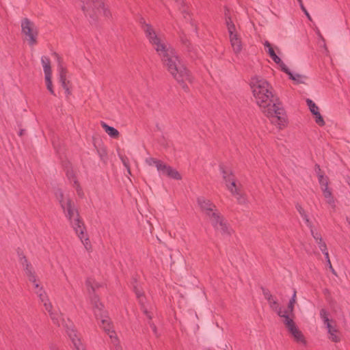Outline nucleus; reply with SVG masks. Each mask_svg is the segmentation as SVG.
Here are the masks:
<instances>
[{"label": "nucleus", "mask_w": 350, "mask_h": 350, "mask_svg": "<svg viewBox=\"0 0 350 350\" xmlns=\"http://www.w3.org/2000/svg\"><path fill=\"white\" fill-rule=\"evenodd\" d=\"M139 23L146 38L161 58L167 70L182 85L185 91H188V87L184 83L185 81L192 83L193 77L179 59L176 51L168 46L157 33L154 27L147 23L144 18H141Z\"/></svg>", "instance_id": "obj_1"}, {"label": "nucleus", "mask_w": 350, "mask_h": 350, "mask_svg": "<svg viewBox=\"0 0 350 350\" xmlns=\"http://www.w3.org/2000/svg\"><path fill=\"white\" fill-rule=\"evenodd\" d=\"M250 86L256 103L271 122L280 129L284 127L286 116L281 103L273 94L270 84L262 77L255 76L251 79Z\"/></svg>", "instance_id": "obj_2"}, {"label": "nucleus", "mask_w": 350, "mask_h": 350, "mask_svg": "<svg viewBox=\"0 0 350 350\" xmlns=\"http://www.w3.org/2000/svg\"><path fill=\"white\" fill-rule=\"evenodd\" d=\"M86 286L90 296V301L92 305L94 314L98 320H100V327L104 329L111 340L112 350H122V347L119 343L116 332L112 329L109 318L105 311L103 310V304L99 302L96 295H92V293H94L96 288L100 285L96 282L92 278H88L86 280Z\"/></svg>", "instance_id": "obj_3"}, {"label": "nucleus", "mask_w": 350, "mask_h": 350, "mask_svg": "<svg viewBox=\"0 0 350 350\" xmlns=\"http://www.w3.org/2000/svg\"><path fill=\"white\" fill-rule=\"evenodd\" d=\"M55 195L66 217L70 221L72 228L83 243L85 249L87 250H89V239L84 233L85 227L83 221L79 219V213L74 202L70 198H65L63 192L60 189L56 191Z\"/></svg>", "instance_id": "obj_4"}, {"label": "nucleus", "mask_w": 350, "mask_h": 350, "mask_svg": "<svg viewBox=\"0 0 350 350\" xmlns=\"http://www.w3.org/2000/svg\"><path fill=\"white\" fill-rule=\"evenodd\" d=\"M197 202L202 211L208 217L214 228L223 235H229L231 230L215 205L204 197L198 198Z\"/></svg>", "instance_id": "obj_5"}, {"label": "nucleus", "mask_w": 350, "mask_h": 350, "mask_svg": "<svg viewBox=\"0 0 350 350\" xmlns=\"http://www.w3.org/2000/svg\"><path fill=\"white\" fill-rule=\"evenodd\" d=\"M20 262L23 267L29 282L33 284L35 293L38 297L40 301L43 303L45 310L46 311H50L51 308H52V305L49 301L48 296L45 291L43 289L42 286H40L37 282L36 275L32 266L28 263L27 260L25 256L20 257Z\"/></svg>", "instance_id": "obj_6"}, {"label": "nucleus", "mask_w": 350, "mask_h": 350, "mask_svg": "<svg viewBox=\"0 0 350 350\" xmlns=\"http://www.w3.org/2000/svg\"><path fill=\"white\" fill-rule=\"evenodd\" d=\"M47 312L49 313L53 323L58 326L62 325L66 329V332L68 337L72 340L75 349L76 350H83V347L78 337V334L75 329V327L72 323L68 320L66 321L64 319L62 318V314L53 312L52 308H51L50 311Z\"/></svg>", "instance_id": "obj_7"}, {"label": "nucleus", "mask_w": 350, "mask_h": 350, "mask_svg": "<svg viewBox=\"0 0 350 350\" xmlns=\"http://www.w3.org/2000/svg\"><path fill=\"white\" fill-rule=\"evenodd\" d=\"M220 170L228 189L236 197L239 204H245L246 202V198L242 193L240 187L237 185L234 176L231 172L222 166L220 167Z\"/></svg>", "instance_id": "obj_8"}, {"label": "nucleus", "mask_w": 350, "mask_h": 350, "mask_svg": "<svg viewBox=\"0 0 350 350\" xmlns=\"http://www.w3.org/2000/svg\"><path fill=\"white\" fill-rule=\"evenodd\" d=\"M21 31L30 46L37 43L38 31L35 24L29 19L25 18L21 21Z\"/></svg>", "instance_id": "obj_9"}, {"label": "nucleus", "mask_w": 350, "mask_h": 350, "mask_svg": "<svg viewBox=\"0 0 350 350\" xmlns=\"http://www.w3.org/2000/svg\"><path fill=\"white\" fill-rule=\"evenodd\" d=\"M226 24L228 31L229 33L230 41L232 49L235 53H239L242 49V44L240 36L236 31V27L231 18L228 16V13H225Z\"/></svg>", "instance_id": "obj_10"}, {"label": "nucleus", "mask_w": 350, "mask_h": 350, "mask_svg": "<svg viewBox=\"0 0 350 350\" xmlns=\"http://www.w3.org/2000/svg\"><path fill=\"white\" fill-rule=\"evenodd\" d=\"M284 323L288 332L292 334L294 337L295 340L297 342L302 343L304 345L306 344V340L304 337L302 333L297 329L296 327L293 320L291 317H286V319H284Z\"/></svg>", "instance_id": "obj_11"}, {"label": "nucleus", "mask_w": 350, "mask_h": 350, "mask_svg": "<svg viewBox=\"0 0 350 350\" xmlns=\"http://www.w3.org/2000/svg\"><path fill=\"white\" fill-rule=\"evenodd\" d=\"M83 3L82 10L87 14L89 15L90 18L94 19V15L97 12L99 14H103L106 18H109L111 16L110 13V16L109 17L106 16L104 14L103 10L101 6L98 5H94V3L92 0H81Z\"/></svg>", "instance_id": "obj_12"}, {"label": "nucleus", "mask_w": 350, "mask_h": 350, "mask_svg": "<svg viewBox=\"0 0 350 350\" xmlns=\"http://www.w3.org/2000/svg\"><path fill=\"white\" fill-rule=\"evenodd\" d=\"M53 55L57 58V60L58 62L57 70H58V72H59V82L61 83L62 88L65 90L66 94L69 95L70 94V92L69 90V88H68V86L67 82H66L67 70L63 66V65L62 64V59L59 56V55L56 53H54Z\"/></svg>", "instance_id": "obj_13"}, {"label": "nucleus", "mask_w": 350, "mask_h": 350, "mask_svg": "<svg viewBox=\"0 0 350 350\" xmlns=\"http://www.w3.org/2000/svg\"><path fill=\"white\" fill-rule=\"evenodd\" d=\"M135 283L137 284V282L135 281ZM133 291L136 295V297L139 301V304L141 305L143 312L146 315V317L149 319H151L152 316L150 314V312L148 310V308L144 303L145 297L144 296V292L141 289H139L137 284H133Z\"/></svg>", "instance_id": "obj_14"}, {"label": "nucleus", "mask_w": 350, "mask_h": 350, "mask_svg": "<svg viewBox=\"0 0 350 350\" xmlns=\"http://www.w3.org/2000/svg\"><path fill=\"white\" fill-rule=\"evenodd\" d=\"M159 174L167 176L171 178L175 179V180H180L181 176L179 174V172L176 170L175 169L172 168L170 165H167L163 163L161 170L159 172Z\"/></svg>", "instance_id": "obj_15"}, {"label": "nucleus", "mask_w": 350, "mask_h": 350, "mask_svg": "<svg viewBox=\"0 0 350 350\" xmlns=\"http://www.w3.org/2000/svg\"><path fill=\"white\" fill-rule=\"evenodd\" d=\"M267 301L269 304L270 308L273 310L275 311L278 316H280L282 318H284V319H286V317H289V315L287 314V311L284 310V309L279 306L278 301L275 299L273 297L271 298Z\"/></svg>", "instance_id": "obj_16"}, {"label": "nucleus", "mask_w": 350, "mask_h": 350, "mask_svg": "<svg viewBox=\"0 0 350 350\" xmlns=\"http://www.w3.org/2000/svg\"><path fill=\"white\" fill-rule=\"evenodd\" d=\"M323 195L325 200L326 203L330 206V208L334 211L336 210V200L334 197L331 189H326L323 191Z\"/></svg>", "instance_id": "obj_17"}, {"label": "nucleus", "mask_w": 350, "mask_h": 350, "mask_svg": "<svg viewBox=\"0 0 350 350\" xmlns=\"http://www.w3.org/2000/svg\"><path fill=\"white\" fill-rule=\"evenodd\" d=\"M41 63L43 67L44 75H52L50 59L46 56H42L41 58Z\"/></svg>", "instance_id": "obj_18"}, {"label": "nucleus", "mask_w": 350, "mask_h": 350, "mask_svg": "<svg viewBox=\"0 0 350 350\" xmlns=\"http://www.w3.org/2000/svg\"><path fill=\"white\" fill-rule=\"evenodd\" d=\"M265 47L267 48V53H269L270 57L275 63H279L280 62V58L276 55L273 49L271 46V43L269 41H265L264 42Z\"/></svg>", "instance_id": "obj_19"}, {"label": "nucleus", "mask_w": 350, "mask_h": 350, "mask_svg": "<svg viewBox=\"0 0 350 350\" xmlns=\"http://www.w3.org/2000/svg\"><path fill=\"white\" fill-rule=\"evenodd\" d=\"M66 174L68 179L71 182H73L74 185H77V180L75 176V172L72 168V167L69 164H66L65 166Z\"/></svg>", "instance_id": "obj_20"}, {"label": "nucleus", "mask_w": 350, "mask_h": 350, "mask_svg": "<svg viewBox=\"0 0 350 350\" xmlns=\"http://www.w3.org/2000/svg\"><path fill=\"white\" fill-rule=\"evenodd\" d=\"M101 125L105 132L111 137L116 138L119 135V132L115 128L107 125L105 122H102Z\"/></svg>", "instance_id": "obj_21"}, {"label": "nucleus", "mask_w": 350, "mask_h": 350, "mask_svg": "<svg viewBox=\"0 0 350 350\" xmlns=\"http://www.w3.org/2000/svg\"><path fill=\"white\" fill-rule=\"evenodd\" d=\"M327 329V332L329 334V339L335 342H338L340 341V338L338 336H336V333L337 332V329L334 327L330 323H327V325H325Z\"/></svg>", "instance_id": "obj_22"}, {"label": "nucleus", "mask_w": 350, "mask_h": 350, "mask_svg": "<svg viewBox=\"0 0 350 350\" xmlns=\"http://www.w3.org/2000/svg\"><path fill=\"white\" fill-rule=\"evenodd\" d=\"M145 161L146 164H148L150 166L154 165L157 167L158 172H159L160 170H161V167L163 164V163L161 161L156 159L152 157L146 158Z\"/></svg>", "instance_id": "obj_23"}, {"label": "nucleus", "mask_w": 350, "mask_h": 350, "mask_svg": "<svg viewBox=\"0 0 350 350\" xmlns=\"http://www.w3.org/2000/svg\"><path fill=\"white\" fill-rule=\"evenodd\" d=\"M318 180L322 191H325V189H330L328 187V178L327 176H325L322 173H319Z\"/></svg>", "instance_id": "obj_24"}, {"label": "nucleus", "mask_w": 350, "mask_h": 350, "mask_svg": "<svg viewBox=\"0 0 350 350\" xmlns=\"http://www.w3.org/2000/svg\"><path fill=\"white\" fill-rule=\"evenodd\" d=\"M296 293L297 292L294 289L292 297L288 302L287 310H285L287 311V314H288L289 317L293 314L294 306L296 303Z\"/></svg>", "instance_id": "obj_25"}, {"label": "nucleus", "mask_w": 350, "mask_h": 350, "mask_svg": "<svg viewBox=\"0 0 350 350\" xmlns=\"http://www.w3.org/2000/svg\"><path fill=\"white\" fill-rule=\"evenodd\" d=\"M289 79L294 81L296 83H304L306 79V77L297 73L291 72L288 75Z\"/></svg>", "instance_id": "obj_26"}, {"label": "nucleus", "mask_w": 350, "mask_h": 350, "mask_svg": "<svg viewBox=\"0 0 350 350\" xmlns=\"http://www.w3.org/2000/svg\"><path fill=\"white\" fill-rule=\"evenodd\" d=\"M317 243L318 244L319 247L321 250V251L325 255L327 262H329V253H328L327 245H326L325 243L322 239L321 241H318Z\"/></svg>", "instance_id": "obj_27"}, {"label": "nucleus", "mask_w": 350, "mask_h": 350, "mask_svg": "<svg viewBox=\"0 0 350 350\" xmlns=\"http://www.w3.org/2000/svg\"><path fill=\"white\" fill-rule=\"evenodd\" d=\"M306 103L312 115L319 111L318 106L311 99L307 98Z\"/></svg>", "instance_id": "obj_28"}, {"label": "nucleus", "mask_w": 350, "mask_h": 350, "mask_svg": "<svg viewBox=\"0 0 350 350\" xmlns=\"http://www.w3.org/2000/svg\"><path fill=\"white\" fill-rule=\"evenodd\" d=\"M94 3V5H98L99 6L102 7V9L103 10L104 14L109 17L110 16V11L108 9V7L105 5L103 2H102L100 0H92Z\"/></svg>", "instance_id": "obj_29"}, {"label": "nucleus", "mask_w": 350, "mask_h": 350, "mask_svg": "<svg viewBox=\"0 0 350 350\" xmlns=\"http://www.w3.org/2000/svg\"><path fill=\"white\" fill-rule=\"evenodd\" d=\"M328 314V312L325 309L323 308L320 310V317L325 325H327V323H329Z\"/></svg>", "instance_id": "obj_30"}, {"label": "nucleus", "mask_w": 350, "mask_h": 350, "mask_svg": "<svg viewBox=\"0 0 350 350\" xmlns=\"http://www.w3.org/2000/svg\"><path fill=\"white\" fill-rule=\"evenodd\" d=\"M51 77H52V75L45 76V81H46V88H47L48 90L52 94L55 95V92L53 91V85H52Z\"/></svg>", "instance_id": "obj_31"}, {"label": "nucleus", "mask_w": 350, "mask_h": 350, "mask_svg": "<svg viewBox=\"0 0 350 350\" xmlns=\"http://www.w3.org/2000/svg\"><path fill=\"white\" fill-rule=\"evenodd\" d=\"M97 152L102 161H105L107 159V150L104 147H101L97 149Z\"/></svg>", "instance_id": "obj_32"}, {"label": "nucleus", "mask_w": 350, "mask_h": 350, "mask_svg": "<svg viewBox=\"0 0 350 350\" xmlns=\"http://www.w3.org/2000/svg\"><path fill=\"white\" fill-rule=\"evenodd\" d=\"M313 116H314L315 122L319 126H323L325 124V121L319 111Z\"/></svg>", "instance_id": "obj_33"}, {"label": "nucleus", "mask_w": 350, "mask_h": 350, "mask_svg": "<svg viewBox=\"0 0 350 350\" xmlns=\"http://www.w3.org/2000/svg\"><path fill=\"white\" fill-rule=\"evenodd\" d=\"M276 64L280 66V69L284 72H285L288 75L291 73V71L290 70V69L286 66V65L281 59H280V62L279 63H276Z\"/></svg>", "instance_id": "obj_34"}, {"label": "nucleus", "mask_w": 350, "mask_h": 350, "mask_svg": "<svg viewBox=\"0 0 350 350\" xmlns=\"http://www.w3.org/2000/svg\"><path fill=\"white\" fill-rule=\"evenodd\" d=\"M310 229L311 234L313 237V238L314 239V240L316 241V242L317 243L318 241H321V240L323 239H322L321 234H319L318 232L314 231V230L312 228V226H311V228H310Z\"/></svg>", "instance_id": "obj_35"}, {"label": "nucleus", "mask_w": 350, "mask_h": 350, "mask_svg": "<svg viewBox=\"0 0 350 350\" xmlns=\"http://www.w3.org/2000/svg\"><path fill=\"white\" fill-rule=\"evenodd\" d=\"M299 5H300V8L301 9V10L304 12V14H306V16H307V18L311 21V16L310 15V14L308 13V12L307 11V10L306 9V8L304 7V4H303V2H302V0H297Z\"/></svg>", "instance_id": "obj_36"}, {"label": "nucleus", "mask_w": 350, "mask_h": 350, "mask_svg": "<svg viewBox=\"0 0 350 350\" xmlns=\"http://www.w3.org/2000/svg\"><path fill=\"white\" fill-rule=\"evenodd\" d=\"M181 5H182V12L184 15V17L186 18L187 15H189V11L185 8V3L183 1H181Z\"/></svg>", "instance_id": "obj_37"}, {"label": "nucleus", "mask_w": 350, "mask_h": 350, "mask_svg": "<svg viewBox=\"0 0 350 350\" xmlns=\"http://www.w3.org/2000/svg\"><path fill=\"white\" fill-rule=\"evenodd\" d=\"M301 217L305 221V223L307 225V226L309 228H311L312 224H311L310 221L309 220V218L307 216V215L306 214V213H304V215H301Z\"/></svg>", "instance_id": "obj_38"}, {"label": "nucleus", "mask_w": 350, "mask_h": 350, "mask_svg": "<svg viewBox=\"0 0 350 350\" xmlns=\"http://www.w3.org/2000/svg\"><path fill=\"white\" fill-rule=\"evenodd\" d=\"M74 186L76 188V190H77V194L80 196V197H82L83 196V192L81 189V188L80 187L79 185L78 184V183H77V185H74Z\"/></svg>", "instance_id": "obj_39"}, {"label": "nucleus", "mask_w": 350, "mask_h": 350, "mask_svg": "<svg viewBox=\"0 0 350 350\" xmlns=\"http://www.w3.org/2000/svg\"><path fill=\"white\" fill-rule=\"evenodd\" d=\"M121 159H122V161L124 167L126 168L128 173L129 174H131V170H130V167H129V165L128 163V161L124 158H121Z\"/></svg>", "instance_id": "obj_40"}, {"label": "nucleus", "mask_w": 350, "mask_h": 350, "mask_svg": "<svg viewBox=\"0 0 350 350\" xmlns=\"http://www.w3.org/2000/svg\"><path fill=\"white\" fill-rule=\"evenodd\" d=\"M263 295L265 296V298L268 301L271 298L273 297L270 292L267 290L263 289Z\"/></svg>", "instance_id": "obj_41"}, {"label": "nucleus", "mask_w": 350, "mask_h": 350, "mask_svg": "<svg viewBox=\"0 0 350 350\" xmlns=\"http://www.w3.org/2000/svg\"><path fill=\"white\" fill-rule=\"evenodd\" d=\"M296 208H297V211L299 212V213L300 214L301 216L304 215L305 211H304V210L303 209V208L300 205L297 204L296 206Z\"/></svg>", "instance_id": "obj_42"}, {"label": "nucleus", "mask_w": 350, "mask_h": 350, "mask_svg": "<svg viewBox=\"0 0 350 350\" xmlns=\"http://www.w3.org/2000/svg\"><path fill=\"white\" fill-rule=\"evenodd\" d=\"M148 323H149L150 327H151V329H152V332H153L155 334H157V327H156L155 325H154V324H153V323H151V322H149Z\"/></svg>", "instance_id": "obj_43"}, {"label": "nucleus", "mask_w": 350, "mask_h": 350, "mask_svg": "<svg viewBox=\"0 0 350 350\" xmlns=\"http://www.w3.org/2000/svg\"><path fill=\"white\" fill-rule=\"evenodd\" d=\"M315 172L317 173V176L319 173H322L320 166L319 165H315Z\"/></svg>", "instance_id": "obj_44"}, {"label": "nucleus", "mask_w": 350, "mask_h": 350, "mask_svg": "<svg viewBox=\"0 0 350 350\" xmlns=\"http://www.w3.org/2000/svg\"><path fill=\"white\" fill-rule=\"evenodd\" d=\"M181 41L183 44H187L188 40L183 36H180Z\"/></svg>", "instance_id": "obj_45"}, {"label": "nucleus", "mask_w": 350, "mask_h": 350, "mask_svg": "<svg viewBox=\"0 0 350 350\" xmlns=\"http://www.w3.org/2000/svg\"><path fill=\"white\" fill-rule=\"evenodd\" d=\"M327 263H328V265H329V267L330 270L332 271V273H335V271H334V269H333V267H332V266L331 262L329 261V262H327Z\"/></svg>", "instance_id": "obj_46"}, {"label": "nucleus", "mask_w": 350, "mask_h": 350, "mask_svg": "<svg viewBox=\"0 0 350 350\" xmlns=\"http://www.w3.org/2000/svg\"><path fill=\"white\" fill-rule=\"evenodd\" d=\"M50 349H51V350H59L58 348L55 345H52L50 347Z\"/></svg>", "instance_id": "obj_47"}, {"label": "nucleus", "mask_w": 350, "mask_h": 350, "mask_svg": "<svg viewBox=\"0 0 350 350\" xmlns=\"http://www.w3.org/2000/svg\"><path fill=\"white\" fill-rule=\"evenodd\" d=\"M22 134H23V131H21L20 132V135H21Z\"/></svg>", "instance_id": "obj_48"}, {"label": "nucleus", "mask_w": 350, "mask_h": 350, "mask_svg": "<svg viewBox=\"0 0 350 350\" xmlns=\"http://www.w3.org/2000/svg\"><path fill=\"white\" fill-rule=\"evenodd\" d=\"M176 2H179V1H180V0H176Z\"/></svg>", "instance_id": "obj_49"}, {"label": "nucleus", "mask_w": 350, "mask_h": 350, "mask_svg": "<svg viewBox=\"0 0 350 350\" xmlns=\"http://www.w3.org/2000/svg\"><path fill=\"white\" fill-rule=\"evenodd\" d=\"M349 224H350V219H348Z\"/></svg>", "instance_id": "obj_50"}]
</instances>
